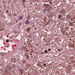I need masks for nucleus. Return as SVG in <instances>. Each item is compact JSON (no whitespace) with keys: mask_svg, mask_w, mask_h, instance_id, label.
Wrapping results in <instances>:
<instances>
[{"mask_svg":"<svg viewBox=\"0 0 75 75\" xmlns=\"http://www.w3.org/2000/svg\"><path fill=\"white\" fill-rule=\"evenodd\" d=\"M23 16H21L19 18V19H20V20H21L22 18H23Z\"/></svg>","mask_w":75,"mask_h":75,"instance_id":"7ed1b4c3","label":"nucleus"},{"mask_svg":"<svg viewBox=\"0 0 75 75\" xmlns=\"http://www.w3.org/2000/svg\"><path fill=\"white\" fill-rule=\"evenodd\" d=\"M20 26H21V25H20Z\"/></svg>","mask_w":75,"mask_h":75,"instance_id":"aec40b11","label":"nucleus"},{"mask_svg":"<svg viewBox=\"0 0 75 75\" xmlns=\"http://www.w3.org/2000/svg\"><path fill=\"white\" fill-rule=\"evenodd\" d=\"M27 59H28V57H27Z\"/></svg>","mask_w":75,"mask_h":75,"instance_id":"f3484780","label":"nucleus"},{"mask_svg":"<svg viewBox=\"0 0 75 75\" xmlns=\"http://www.w3.org/2000/svg\"><path fill=\"white\" fill-rule=\"evenodd\" d=\"M23 49H24V48H23V47L22 48V50H23Z\"/></svg>","mask_w":75,"mask_h":75,"instance_id":"2eb2a0df","label":"nucleus"},{"mask_svg":"<svg viewBox=\"0 0 75 75\" xmlns=\"http://www.w3.org/2000/svg\"><path fill=\"white\" fill-rule=\"evenodd\" d=\"M30 55H32V53H31Z\"/></svg>","mask_w":75,"mask_h":75,"instance_id":"dca6fc26","label":"nucleus"},{"mask_svg":"<svg viewBox=\"0 0 75 75\" xmlns=\"http://www.w3.org/2000/svg\"><path fill=\"white\" fill-rule=\"evenodd\" d=\"M62 15H60L59 16V18H60V17H61V16Z\"/></svg>","mask_w":75,"mask_h":75,"instance_id":"0eeeda50","label":"nucleus"},{"mask_svg":"<svg viewBox=\"0 0 75 75\" xmlns=\"http://www.w3.org/2000/svg\"><path fill=\"white\" fill-rule=\"evenodd\" d=\"M30 16H28V18H30Z\"/></svg>","mask_w":75,"mask_h":75,"instance_id":"f8f14e48","label":"nucleus"},{"mask_svg":"<svg viewBox=\"0 0 75 75\" xmlns=\"http://www.w3.org/2000/svg\"><path fill=\"white\" fill-rule=\"evenodd\" d=\"M47 11V10L46 8L44 9V12H46V11Z\"/></svg>","mask_w":75,"mask_h":75,"instance_id":"f03ea898","label":"nucleus"},{"mask_svg":"<svg viewBox=\"0 0 75 75\" xmlns=\"http://www.w3.org/2000/svg\"><path fill=\"white\" fill-rule=\"evenodd\" d=\"M19 50L20 51V49H19Z\"/></svg>","mask_w":75,"mask_h":75,"instance_id":"6ab92c4d","label":"nucleus"},{"mask_svg":"<svg viewBox=\"0 0 75 75\" xmlns=\"http://www.w3.org/2000/svg\"><path fill=\"white\" fill-rule=\"evenodd\" d=\"M44 5H45V4H44Z\"/></svg>","mask_w":75,"mask_h":75,"instance_id":"a211bd4d","label":"nucleus"},{"mask_svg":"<svg viewBox=\"0 0 75 75\" xmlns=\"http://www.w3.org/2000/svg\"><path fill=\"white\" fill-rule=\"evenodd\" d=\"M25 23L26 24H30V21H29V20H27L25 22Z\"/></svg>","mask_w":75,"mask_h":75,"instance_id":"f257e3e1","label":"nucleus"},{"mask_svg":"<svg viewBox=\"0 0 75 75\" xmlns=\"http://www.w3.org/2000/svg\"><path fill=\"white\" fill-rule=\"evenodd\" d=\"M58 50L59 51V52L61 51V50H60V49H58Z\"/></svg>","mask_w":75,"mask_h":75,"instance_id":"9b49d317","label":"nucleus"},{"mask_svg":"<svg viewBox=\"0 0 75 75\" xmlns=\"http://www.w3.org/2000/svg\"><path fill=\"white\" fill-rule=\"evenodd\" d=\"M27 29L28 31H30V28H28Z\"/></svg>","mask_w":75,"mask_h":75,"instance_id":"423d86ee","label":"nucleus"},{"mask_svg":"<svg viewBox=\"0 0 75 75\" xmlns=\"http://www.w3.org/2000/svg\"><path fill=\"white\" fill-rule=\"evenodd\" d=\"M44 52L45 53H48V51L47 50H45Z\"/></svg>","mask_w":75,"mask_h":75,"instance_id":"39448f33","label":"nucleus"},{"mask_svg":"<svg viewBox=\"0 0 75 75\" xmlns=\"http://www.w3.org/2000/svg\"><path fill=\"white\" fill-rule=\"evenodd\" d=\"M48 51H51V49H49L48 50Z\"/></svg>","mask_w":75,"mask_h":75,"instance_id":"9d476101","label":"nucleus"},{"mask_svg":"<svg viewBox=\"0 0 75 75\" xmlns=\"http://www.w3.org/2000/svg\"><path fill=\"white\" fill-rule=\"evenodd\" d=\"M6 42H9V40H6Z\"/></svg>","mask_w":75,"mask_h":75,"instance_id":"6e6552de","label":"nucleus"},{"mask_svg":"<svg viewBox=\"0 0 75 75\" xmlns=\"http://www.w3.org/2000/svg\"><path fill=\"white\" fill-rule=\"evenodd\" d=\"M20 71H21V72H23V70L21 69H20L19 70Z\"/></svg>","mask_w":75,"mask_h":75,"instance_id":"20e7f679","label":"nucleus"},{"mask_svg":"<svg viewBox=\"0 0 75 75\" xmlns=\"http://www.w3.org/2000/svg\"><path fill=\"white\" fill-rule=\"evenodd\" d=\"M46 65H47V64H44V66H46Z\"/></svg>","mask_w":75,"mask_h":75,"instance_id":"ddd939ff","label":"nucleus"},{"mask_svg":"<svg viewBox=\"0 0 75 75\" xmlns=\"http://www.w3.org/2000/svg\"><path fill=\"white\" fill-rule=\"evenodd\" d=\"M23 2L24 3L25 2V0H23Z\"/></svg>","mask_w":75,"mask_h":75,"instance_id":"1a4fd4ad","label":"nucleus"},{"mask_svg":"<svg viewBox=\"0 0 75 75\" xmlns=\"http://www.w3.org/2000/svg\"><path fill=\"white\" fill-rule=\"evenodd\" d=\"M50 4H51L52 3V2H50Z\"/></svg>","mask_w":75,"mask_h":75,"instance_id":"4468645a","label":"nucleus"}]
</instances>
